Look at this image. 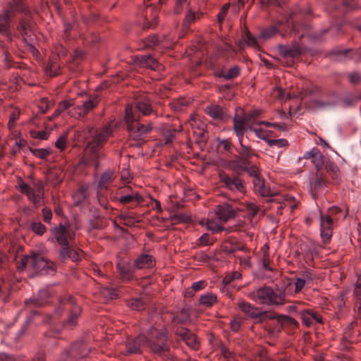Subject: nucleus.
<instances>
[{
  "instance_id": "nucleus-59",
  "label": "nucleus",
  "mask_w": 361,
  "mask_h": 361,
  "mask_svg": "<svg viewBox=\"0 0 361 361\" xmlns=\"http://www.w3.org/2000/svg\"><path fill=\"white\" fill-rule=\"evenodd\" d=\"M207 228L208 230H209L214 233H218V232H220V231H222L223 230H224V228L222 226L218 225L217 224H216L214 222H212V221L207 222Z\"/></svg>"
},
{
  "instance_id": "nucleus-20",
  "label": "nucleus",
  "mask_w": 361,
  "mask_h": 361,
  "mask_svg": "<svg viewBox=\"0 0 361 361\" xmlns=\"http://www.w3.org/2000/svg\"><path fill=\"white\" fill-rule=\"evenodd\" d=\"M320 220L321 237L324 243H328L332 236V224L334 219H331L330 216H324V214H321Z\"/></svg>"
},
{
  "instance_id": "nucleus-15",
  "label": "nucleus",
  "mask_w": 361,
  "mask_h": 361,
  "mask_svg": "<svg viewBox=\"0 0 361 361\" xmlns=\"http://www.w3.org/2000/svg\"><path fill=\"white\" fill-rule=\"evenodd\" d=\"M239 143L240 147L236 149L239 155L235 156L237 160L232 161V164L239 169H245L246 166L250 164L249 159L255 154L250 147L243 144V140H241Z\"/></svg>"
},
{
  "instance_id": "nucleus-25",
  "label": "nucleus",
  "mask_w": 361,
  "mask_h": 361,
  "mask_svg": "<svg viewBox=\"0 0 361 361\" xmlns=\"http://www.w3.org/2000/svg\"><path fill=\"white\" fill-rule=\"evenodd\" d=\"M303 324L310 326L316 323H322V318L317 312L310 310H305L298 312Z\"/></svg>"
},
{
  "instance_id": "nucleus-16",
  "label": "nucleus",
  "mask_w": 361,
  "mask_h": 361,
  "mask_svg": "<svg viewBox=\"0 0 361 361\" xmlns=\"http://www.w3.org/2000/svg\"><path fill=\"white\" fill-rule=\"evenodd\" d=\"M129 106H132L135 114L140 117V114L145 116H149L150 114H154L157 116V113L154 110L152 106V99L148 95L141 97L135 101V106H127V107Z\"/></svg>"
},
{
  "instance_id": "nucleus-27",
  "label": "nucleus",
  "mask_w": 361,
  "mask_h": 361,
  "mask_svg": "<svg viewBox=\"0 0 361 361\" xmlns=\"http://www.w3.org/2000/svg\"><path fill=\"white\" fill-rule=\"evenodd\" d=\"M177 335L190 347L197 349L199 346L195 335L188 329L181 328L177 330Z\"/></svg>"
},
{
  "instance_id": "nucleus-39",
  "label": "nucleus",
  "mask_w": 361,
  "mask_h": 361,
  "mask_svg": "<svg viewBox=\"0 0 361 361\" xmlns=\"http://www.w3.org/2000/svg\"><path fill=\"white\" fill-rule=\"evenodd\" d=\"M317 154H315V155L312 157V161L314 163L317 171H322V167L325 165L326 162L328 160H326L324 157L321 154L319 149L317 150Z\"/></svg>"
},
{
  "instance_id": "nucleus-24",
  "label": "nucleus",
  "mask_w": 361,
  "mask_h": 361,
  "mask_svg": "<svg viewBox=\"0 0 361 361\" xmlns=\"http://www.w3.org/2000/svg\"><path fill=\"white\" fill-rule=\"evenodd\" d=\"M238 307L245 314L255 319L259 320L267 316V312H259L257 307L245 301L240 302Z\"/></svg>"
},
{
  "instance_id": "nucleus-34",
  "label": "nucleus",
  "mask_w": 361,
  "mask_h": 361,
  "mask_svg": "<svg viewBox=\"0 0 361 361\" xmlns=\"http://www.w3.org/2000/svg\"><path fill=\"white\" fill-rule=\"evenodd\" d=\"M114 179V172L112 170H107L103 173L98 183V188L101 190L107 189L109 184Z\"/></svg>"
},
{
  "instance_id": "nucleus-1",
  "label": "nucleus",
  "mask_w": 361,
  "mask_h": 361,
  "mask_svg": "<svg viewBox=\"0 0 361 361\" xmlns=\"http://www.w3.org/2000/svg\"><path fill=\"white\" fill-rule=\"evenodd\" d=\"M112 132L110 125L101 128L88 126L84 130L82 136L86 141V146L80 161L83 166H93L95 171L99 169L100 161L106 157L103 147Z\"/></svg>"
},
{
  "instance_id": "nucleus-31",
  "label": "nucleus",
  "mask_w": 361,
  "mask_h": 361,
  "mask_svg": "<svg viewBox=\"0 0 361 361\" xmlns=\"http://www.w3.org/2000/svg\"><path fill=\"white\" fill-rule=\"evenodd\" d=\"M309 106L314 110L325 111L334 108L336 106V102L324 99H315L310 102Z\"/></svg>"
},
{
  "instance_id": "nucleus-13",
  "label": "nucleus",
  "mask_w": 361,
  "mask_h": 361,
  "mask_svg": "<svg viewBox=\"0 0 361 361\" xmlns=\"http://www.w3.org/2000/svg\"><path fill=\"white\" fill-rule=\"evenodd\" d=\"M51 233L59 245H67L69 240L75 238V232L68 222L60 223L51 230Z\"/></svg>"
},
{
  "instance_id": "nucleus-51",
  "label": "nucleus",
  "mask_w": 361,
  "mask_h": 361,
  "mask_svg": "<svg viewBox=\"0 0 361 361\" xmlns=\"http://www.w3.org/2000/svg\"><path fill=\"white\" fill-rule=\"evenodd\" d=\"M247 214L250 218H254L258 213L259 208L253 203H247L246 205Z\"/></svg>"
},
{
  "instance_id": "nucleus-54",
  "label": "nucleus",
  "mask_w": 361,
  "mask_h": 361,
  "mask_svg": "<svg viewBox=\"0 0 361 361\" xmlns=\"http://www.w3.org/2000/svg\"><path fill=\"white\" fill-rule=\"evenodd\" d=\"M348 78L350 83L353 85L358 84L361 81V75L357 72H351L348 74Z\"/></svg>"
},
{
  "instance_id": "nucleus-41",
  "label": "nucleus",
  "mask_w": 361,
  "mask_h": 361,
  "mask_svg": "<svg viewBox=\"0 0 361 361\" xmlns=\"http://www.w3.org/2000/svg\"><path fill=\"white\" fill-rule=\"evenodd\" d=\"M325 171L329 173L333 179H337L338 178V168L333 162L327 161L324 165Z\"/></svg>"
},
{
  "instance_id": "nucleus-48",
  "label": "nucleus",
  "mask_w": 361,
  "mask_h": 361,
  "mask_svg": "<svg viewBox=\"0 0 361 361\" xmlns=\"http://www.w3.org/2000/svg\"><path fill=\"white\" fill-rule=\"evenodd\" d=\"M305 285H306V283L304 282L303 280H302L300 277H296L295 279L294 282L293 283H289L288 286H294V287H295L294 292L295 293H300L302 290V288L305 287Z\"/></svg>"
},
{
  "instance_id": "nucleus-62",
  "label": "nucleus",
  "mask_w": 361,
  "mask_h": 361,
  "mask_svg": "<svg viewBox=\"0 0 361 361\" xmlns=\"http://www.w3.org/2000/svg\"><path fill=\"white\" fill-rule=\"evenodd\" d=\"M231 329L233 331L236 332L238 331L240 326H241V321L238 318H235L234 319L231 320L230 323Z\"/></svg>"
},
{
  "instance_id": "nucleus-7",
  "label": "nucleus",
  "mask_w": 361,
  "mask_h": 361,
  "mask_svg": "<svg viewBox=\"0 0 361 361\" xmlns=\"http://www.w3.org/2000/svg\"><path fill=\"white\" fill-rule=\"evenodd\" d=\"M92 348L85 338L73 343L71 348L64 352L59 361H86Z\"/></svg>"
},
{
  "instance_id": "nucleus-21",
  "label": "nucleus",
  "mask_w": 361,
  "mask_h": 361,
  "mask_svg": "<svg viewBox=\"0 0 361 361\" xmlns=\"http://www.w3.org/2000/svg\"><path fill=\"white\" fill-rule=\"evenodd\" d=\"M134 62L141 67H146L154 71H161L163 67L155 59L150 55L136 56L133 58Z\"/></svg>"
},
{
  "instance_id": "nucleus-37",
  "label": "nucleus",
  "mask_w": 361,
  "mask_h": 361,
  "mask_svg": "<svg viewBox=\"0 0 361 361\" xmlns=\"http://www.w3.org/2000/svg\"><path fill=\"white\" fill-rule=\"evenodd\" d=\"M199 302L204 307H211L217 302V297L212 293H207L200 295Z\"/></svg>"
},
{
  "instance_id": "nucleus-57",
  "label": "nucleus",
  "mask_w": 361,
  "mask_h": 361,
  "mask_svg": "<svg viewBox=\"0 0 361 361\" xmlns=\"http://www.w3.org/2000/svg\"><path fill=\"white\" fill-rule=\"evenodd\" d=\"M245 41L250 46L258 47L257 39L249 32L245 34Z\"/></svg>"
},
{
  "instance_id": "nucleus-63",
  "label": "nucleus",
  "mask_w": 361,
  "mask_h": 361,
  "mask_svg": "<svg viewBox=\"0 0 361 361\" xmlns=\"http://www.w3.org/2000/svg\"><path fill=\"white\" fill-rule=\"evenodd\" d=\"M206 286V282L204 281H199L195 282L192 284L191 288L195 291H199L203 289Z\"/></svg>"
},
{
  "instance_id": "nucleus-19",
  "label": "nucleus",
  "mask_w": 361,
  "mask_h": 361,
  "mask_svg": "<svg viewBox=\"0 0 361 361\" xmlns=\"http://www.w3.org/2000/svg\"><path fill=\"white\" fill-rule=\"evenodd\" d=\"M98 96H92L85 101L82 105H78L75 108V114L79 118H83L98 105Z\"/></svg>"
},
{
  "instance_id": "nucleus-50",
  "label": "nucleus",
  "mask_w": 361,
  "mask_h": 361,
  "mask_svg": "<svg viewBox=\"0 0 361 361\" xmlns=\"http://www.w3.org/2000/svg\"><path fill=\"white\" fill-rule=\"evenodd\" d=\"M20 115V111L18 109H13L11 112L9 113V121L8 123V126L10 130L14 126L15 121L18 118Z\"/></svg>"
},
{
  "instance_id": "nucleus-56",
  "label": "nucleus",
  "mask_w": 361,
  "mask_h": 361,
  "mask_svg": "<svg viewBox=\"0 0 361 361\" xmlns=\"http://www.w3.org/2000/svg\"><path fill=\"white\" fill-rule=\"evenodd\" d=\"M229 7H230V5L229 4H224L221 9V11L219 13V14L217 15V18H218V22L221 24L228 13V11L229 9Z\"/></svg>"
},
{
  "instance_id": "nucleus-4",
  "label": "nucleus",
  "mask_w": 361,
  "mask_h": 361,
  "mask_svg": "<svg viewBox=\"0 0 361 361\" xmlns=\"http://www.w3.org/2000/svg\"><path fill=\"white\" fill-rule=\"evenodd\" d=\"M288 291V289L275 291L271 287L263 286L249 293L248 297L258 304L280 305L284 303L286 292Z\"/></svg>"
},
{
  "instance_id": "nucleus-58",
  "label": "nucleus",
  "mask_w": 361,
  "mask_h": 361,
  "mask_svg": "<svg viewBox=\"0 0 361 361\" xmlns=\"http://www.w3.org/2000/svg\"><path fill=\"white\" fill-rule=\"evenodd\" d=\"M306 284H309L314 279V275L310 271H305L299 276Z\"/></svg>"
},
{
  "instance_id": "nucleus-26",
  "label": "nucleus",
  "mask_w": 361,
  "mask_h": 361,
  "mask_svg": "<svg viewBox=\"0 0 361 361\" xmlns=\"http://www.w3.org/2000/svg\"><path fill=\"white\" fill-rule=\"evenodd\" d=\"M215 214L221 221L225 222L228 219L235 217L236 212L231 205L228 204H224L216 207Z\"/></svg>"
},
{
  "instance_id": "nucleus-23",
  "label": "nucleus",
  "mask_w": 361,
  "mask_h": 361,
  "mask_svg": "<svg viewBox=\"0 0 361 361\" xmlns=\"http://www.w3.org/2000/svg\"><path fill=\"white\" fill-rule=\"evenodd\" d=\"M131 190L130 187L124 189L123 192H126V195L121 196L118 201L123 204L133 203V207H137L143 202V197L137 192H130Z\"/></svg>"
},
{
  "instance_id": "nucleus-28",
  "label": "nucleus",
  "mask_w": 361,
  "mask_h": 361,
  "mask_svg": "<svg viewBox=\"0 0 361 361\" xmlns=\"http://www.w3.org/2000/svg\"><path fill=\"white\" fill-rule=\"evenodd\" d=\"M154 259L152 256L147 254L139 255L133 262L135 269H150L154 265Z\"/></svg>"
},
{
  "instance_id": "nucleus-47",
  "label": "nucleus",
  "mask_w": 361,
  "mask_h": 361,
  "mask_svg": "<svg viewBox=\"0 0 361 361\" xmlns=\"http://www.w3.org/2000/svg\"><path fill=\"white\" fill-rule=\"evenodd\" d=\"M18 30L22 36L28 34V31L30 28V24L25 20H21L18 25Z\"/></svg>"
},
{
  "instance_id": "nucleus-11",
  "label": "nucleus",
  "mask_w": 361,
  "mask_h": 361,
  "mask_svg": "<svg viewBox=\"0 0 361 361\" xmlns=\"http://www.w3.org/2000/svg\"><path fill=\"white\" fill-rule=\"evenodd\" d=\"M12 3L5 10L4 14H1V35L5 34L9 36L11 34L10 27L12 19L15 16L16 11H24L25 7L23 0H12Z\"/></svg>"
},
{
  "instance_id": "nucleus-12",
  "label": "nucleus",
  "mask_w": 361,
  "mask_h": 361,
  "mask_svg": "<svg viewBox=\"0 0 361 361\" xmlns=\"http://www.w3.org/2000/svg\"><path fill=\"white\" fill-rule=\"evenodd\" d=\"M19 188L22 193L25 194L36 207L41 204L44 196V188L41 183L30 185L23 181L19 183Z\"/></svg>"
},
{
  "instance_id": "nucleus-38",
  "label": "nucleus",
  "mask_w": 361,
  "mask_h": 361,
  "mask_svg": "<svg viewBox=\"0 0 361 361\" xmlns=\"http://www.w3.org/2000/svg\"><path fill=\"white\" fill-rule=\"evenodd\" d=\"M356 53V51L351 49H336L333 51V54L338 60H343L345 59H353V55L355 54Z\"/></svg>"
},
{
  "instance_id": "nucleus-53",
  "label": "nucleus",
  "mask_w": 361,
  "mask_h": 361,
  "mask_svg": "<svg viewBox=\"0 0 361 361\" xmlns=\"http://www.w3.org/2000/svg\"><path fill=\"white\" fill-rule=\"evenodd\" d=\"M267 142L270 147H276L278 148L285 147L288 145V141L285 139L268 140Z\"/></svg>"
},
{
  "instance_id": "nucleus-8",
  "label": "nucleus",
  "mask_w": 361,
  "mask_h": 361,
  "mask_svg": "<svg viewBox=\"0 0 361 361\" xmlns=\"http://www.w3.org/2000/svg\"><path fill=\"white\" fill-rule=\"evenodd\" d=\"M259 114V111H255L247 113L244 117L239 115L235 116L233 118V130L239 142L243 140V135L245 130H252V126L257 123L255 118Z\"/></svg>"
},
{
  "instance_id": "nucleus-60",
  "label": "nucleus",
  "mask_w": 361,
  "mask_h": 361,
  "mask_svg": "<svg viewBox=\"0 0 361 361\" xmlns=\"http://www.w3.org/2000/svg\"><path fill=\"white\" fill-rule=\"evenodd\" d=\"M66 136L61 135L59 139L56 140L55 143V146L59 149L61 151H63L66 147Z\"/></svg>"
},
{
  "instance_id": "nucleus-17",
  "label": "nucleus",
  "mask_w": 361,
  "mask_h": 361,
  "mask_svg": "<svg viewBox=\"0 0 361 361\" xmlns=\"http://www.w3.org/2000/svg\"><path fill=\"white\" fill-rule=\"evenodd\" d=\"M266 319H268L265 324V327L269 334L275 335L279 334L283 328L282 322H281V315L276 314V313H267V316L259 319V322H263Z\"/></svg>"
},
{
  "instance_id": "nucleus-10",
  "label": "nucleus",
  "mask_w": 361,
  "mask_h": 361,
  "mask_svg": "<svg viewBox=\"0 0 361 361\" xmlns=\"http://www.w3.org/2000/svg\"><path fill=\"white\" fill-rule=\"evenodd\" d=\"M222 186L233 193L244 195L246 192L245 182L238 174L229 175L225 172L219 174Z\"/></svg>"
},
{
  "instance_id": "nucleus-55",
  "label": "nucleus",
  "mask_w": 361,
  "mask_h": 361,
  "mask_svg": "<svg viewBox=\"0 0 361 361\" xmlns=\"http://www.w3.org/2000/svg\"><path fill=\"white\" fill-rule=\"evenodd\" d=\"M32 154L40 158V159H46V157L49 154V151L46 149H32Z\"/></svg>"
},
{
  "instance_id": "nucleus-30",
  "label": "nucleus",
  "mask_w": 361,
  "mask_h": 361,
  "mask_svg": "<svg viewBox=\"0 0 361 361\" xmlns=\"http://www.w3.org/2000/svg\"><path fill=\"white\" fill-rule=\"evenodd\" d=\"M133 206H131L127 209L122 211L118 216L122 224L126 226H132L140 221L138 216L130 210V209H133Z\"/></svg>"
},
{
  "instance_id": "nucleus-2",
  "label": "nucleus",
  "mask_w": 361,
  "mask_h": 361,
  "mask_svg": "<svg viewBox=\"0 0 361 361\" xmlns=\"http://www.w3.org/2000/svg\"><path fill=\"white\" fill-rule=\"evenodd\" d=\"M146 347L165 361H174L166 332L152 326L145 334Z\"/></svg>"
},
{
  "instance_id": "nucleus-43",
  "label": "nucleus",
  "mask_w": 361,
  "mask_h": 361,
  "mask_svg": "<svg viewBox=\"0 0 361 361\" xmlns=\"http://www.w3.org/2000/svg\"><path fill=\"white\" fill-rule=\"evenodd\" d=\"M29 228L39 235H42L46 231L45 226L37 221H32L29 225Z\"/></svg>"
},
{
  "instance_id": "nucleus-29",
  "label": "nucleus",
  "mask_w": 361,
  "mask_h": 361,
  "mask_svg": "<svg viewBox=\"0 0 361 361\" xmlns=\"http://www.w3.org/2000/svg\"><path fill=\"white\" fill-rule=\"evenodd\" d=\"M326 185V180L323 171H317L313 181L311 183V193L315 198L317 192L323 189Z\"/></svg>"
},
{
  "instance_id": "nucleus-40",
  "label": "nucleus",
  "mask_w": 361,
  "mask_h": 361,
  "mask_svg": "<svg viewBox=\"0 0 361 361\" xmlns=\"http://www.w3.org/2000/svg\"><path fill=\"white\" fill-rule=\"evenodd\" d=\"M281 25V23H279L277 25L269 26L265 28L262 32V37L264 39H269L274 36L276 33L279 32V27Z\"/></svg>"
},
{
  "instance_id": "nucleus-49",
  "label": "nucleus",
  "mask_w": 361,
  "mask_h": 361,
  "mask_svg": "<svg viewBox=\"0 0 361 361\" xmlns=\"http://www.w3.org/2000/svg\"><path fill=\"white\" fill-rule=\"evenodd\" d=\"M328 31V29H324L320 30L319 32H316L314 33H312L309 31H305V32L302 34V37L305 36V35H310L311 37H312L314 40L320 41L322 39L323 35H324Z\"/></svg>"
},
{
  "instance_id": "nucleus-42",
  "label": "nucleus",
  "mask_w": 361,
  "mask_h": 361,
  "mask_svg": "<svg viewBox=\"0 0 361 361\" xmlns=\"http://www.w3.org/2000/svg\"><path fill=\"white\" fill-rule=\"evenodd\" d=\"M281 321L283 328L289 327L290 329H295L298 326V322L295 319L286 315H281Z\"/></svg>"
},
{
  "instance_id": "nucleus-44",
  "label": "nucleus",
  "mask_w": 361,
  "mask_h": 361,
  "mask_svg": "<svg viewBox=\"0 0 361 361\" xmlns=\"http://www.w3.org/2000/svg\"><path fill=\"white\" fill-rule=\"evenodd\" d=\"M176 130L174 128H166L163 131V136L164 139V144L169 145L172 142L175 137Z\"/></svg>"
},
{
  "instance_id": "nucleus-61",
  "label": "nucleus",
  "mask_w": 361,
  "mask_h": 361,
  "mask_svg": "<svg viewBox=\"0 0 361 361\" xmlns=\"http://www.w3.org/2000/svg\"><path fill=\"white\" fill-rule=\"evenodd\" d=\"M42 216L44 221L49 224L51 222V218H52V212L51 210L47 207H44L42 209Z\"/></svg>"
},
{
  "instance_id": "nucleus-33",
  "label": "nucleus",
  "mask_w": 361,
  "mask_h": 361,
  "mask_svg": "<svg viewBox=\"0 0 361 361\" xmlns=\"http://www.w3.org/2000/svg\"><path fill=\"white\" fill-rule=\"evenodd\" d=\"M50 294L47 289H42L38 292L37 296L26 302L27 304L33 303L37 306L44 305L48 302Z\"/></svg>"
},
{
  "instance_id": "nucleus-45",
  "label": "nucleus",
  "mask_w": 361,
  "mask_h": 361,
  "mask_svg": "<svg viewBox=\"0 0 361 361\" xmlns=\"http://www.w3.org/2000/svg\"><path fill=\"white\" fill-rule=\"evenodd\" d=\"M144 47H154L156 46H158L160 43L158 36L154 35L152 36H149L147 38H146L144 41Z\"/></svg>"
},
{
  "instance_id": "nucleus-5",
  "label": "nucleus",
  "mask_w": 361,
  "mask_h": 361,
  "mask_svg": "<svg viewBox=\"0 0 361 361\" xmlns=\"http://www.w3.org/2000/svg\"><path fill=\"white\" fill-rule=\"evenodd\" d=\"M125 121L130 137L134 140H140L152 129V123L147 125L140 122V116L137 115L132 106L126 108Z\"/></svg>"
},
{
  "instance_id": "nucleus-9",
  "label": "nucleus",
  "mask_w": 361,
  "mask_h": 361,
  "mask_svg": "<svg viewBox=\"0 0 361 361\" xmlns=\"http://www.w3.org/2000/svg\"><path fill=\"white\" fill-rule=\"evenodd\" d=\"M281 62L287 66H293L304 53L303 47L298 43L292 45L280 44L278 47Z\"/></svg>"
},
{
  "instance_id": "nucleus-35",
  "label": "nucleus",
  "mask_w": 361,
  "mask_h": 361,
  "mask_svg": "<svg viewBox=\"0 0 361 361\" xmlns=\"http://www.w3.org/2000/svg\"><path fill=\"white\" fill-rule=\"evenodd\" d=\"M202 15V13L196 14L195 11L189 9L183 23V30L185 32L188 31L190 28V25L195 21L199 20Z\"/></svg>"
},
{
  "instance_id": "nucleus-18",
  "label": "nucleus",
  "mask_w": 361,
  "mask_h": 361,
  "mask_svg": "<svg viewBox=\"0 0 361 361\" xmlns=\"http://www.w3.org/2000/svg\"><path fill=\"white\" fill-rule=\"evenodd\" d=\"M204 111L208 116L216 121L224 122L229 117L227 109L218 104L207 105Z\"/></svg>"
},
{
  "instance_id": "nucleus-52",
  "label": "nucleus",
  "mask_w": 361,
  "mask_h": 361,
  "mask_svg": "<svg viewBox=\"0 0 361 361\" xmlns=\"http://www.w3.org/2000/svg\"><path fill=\"white\" fill-rule=\"evenodd\" d=\"M240 74V68L238 66H235L229 69L228 72L225 75L226 80H233L238 76Z\"/></svg>"
},
{
  "instance_id": "nucleus-6",
  "label": "nucleus",
  "mask_w": 361,
  "mask_h": 361,
  "mask_svg": "<svg viewBox=\"0 0 361 361\" xmlns=\"http://www.w3.org/2000/svg\"><path fill=\"white\" fill-rule=\"evenodd\" d=\"M19 269L25 267L31 268L36 274L40 275L51 274L54 271V264L47 260L40 254L31 252L29 255H25L20 259Z\"/></svg>"
},
{
  "instance_id": "nucleus-46",
  "label": "nucleus",
  "mask_w": 361,
  "mask_h": 361,
  "mask_svg": "<svg viewBox=\"0 0 361 361\" xmlns=\"http://www.w3.org/2000/svg\"><path fill=\"white\" fill-rule=\"evenodd\" d=\"M128 305L133 310L141 311L145 309V302L140 298H135L133 299L129 303Z\"/></svg>"
},
{
  "instance_id": "nucleus-36",
  "label": "nucleus",
  "mask_w": 361,
  "mask_h": 361,
  "mask_svg": "<svg viewBox=\"0 0 361 361\" xmlns=\"http://www.w3.org/2000/svg\"><path fill=\"white\" fill-rule=\"evenodd\" d=\"M45 73L50 77H54L59 74L60 65L57 62L56 56H54L49 62L45 66Z\"/></svg>"
},
{
  "instance_id": "nucleus-64",
  "label": "nucleus",
  "mask_w": 361,
  "mask_h": 361,
  "mask_svg": "<svg viewBox=\"0 0 361 361\" xmlns=\"http://www.w3.org/2000/svg\"><path fill=\"white\" fill-rule=\"evenodd\" d=\"M354 293L355 295L357 301L360 303L358 312L360 314H361V287H357L355 289Z\"/></svg>"
},
{
  "instance_id": "nucleus-14",
  "label": "nucleus",
  "mask_w": 361,
  "mask_h": 361,
  "mask_svg": "<svg viewBox=\"0 0 361 361\" xmlns=\"http://www.w3.org/2000/svg\"><path fill=\"white\" fill-rule=\"evenodd\" d=\"M123 347L121 353L124 355L141 353L142 348L146 347L145 334H141L135 338H128Z\"/></svg>"
},
{
  "instance_id": "nucleus-22",
  "label": "nucleus",
  "mask_w": 361,
  "mask_h": 361,
  "mask_svg": "<svg viewBox=\"0 0 361 361\" xmlns=\"http://www.w3.org/2000/svg\"><path fill=\"white\" fill-rule=\"evenodd\" d=\"M117 271L120 279L123 281H130L133 279V273L135 270L133 264L128 262L119 261L116 264Z\"/></svg>"
},
{
  "instance_id": "nucleus-3",
  "label": "nucleus",
  "mask_w": 361,
  "mask_h": 361,
  "mask_svg": "<svg viewBox=\"0 0 361 361\" xmlns=\"http://www.w3.org/2000/svg\"><path fill=\"white\" fill-rule=\"evenodd\" d=\"M65 312L68 313V318L61 321V324L68 328L75 326L81 313V308L76 304L75 300L71 295H63L60 298L59 305L55 310L54 314L49 316L47 322L50 324L54 323Z\"/></svg>"
},
{
  "instance_id": "nucleus-32",
  "label": "nucleus",
  "mask_w": 361,
  "mask_h": 361,
  "mask_svg": "<svg viewBox=\"0 0 361 361\" xmlns=\"http://www.w3.org/2000/svg\"><path fill=\"white\" fill-rule=\"evenodd\" d=\"M61 246L59 256L62 260L71 259L73 262H77L80 259L79 252L71 247L69 242L67 245H61Z\"/></svg>"
}]
</instances>
